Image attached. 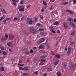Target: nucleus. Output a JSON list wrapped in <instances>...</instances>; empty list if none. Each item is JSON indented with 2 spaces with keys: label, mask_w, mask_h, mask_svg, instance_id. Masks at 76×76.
Here are the masks:
<instances>
[{
  "label": "nucleus",
  "mask_w": 76,
  "mask_h": 76,
  "mask_svg": "<svg viewBox=\"0 0 76 76\" xmlns=\"http://www.w3.org/2000/svg\"><path fill=\"white\" fill-rule=\"evenodd\" d=\"M18 8L19 9V11L23 12V11H25V7L23 6H18Z\"/></svg>",
  "instance_id": "f257e3e1"
},
{
  "label": "nucleus",
  "mask_w": 76,
  "mask_h": 76,
  "mask_svg": "<svg viewBox=\"0 0 76 76\" xmlns=\"http://www.w3.org/2000/svg\"><path fill=\"white\" fill-rule=\"evenodd\" d=\"M30 31L32 34H35L36 32H37L38 31L36 29L31 28L30 29Z\"/></svg>",
  "instance_id": "f03ea898"
},
{
  "label": "nucleus",
  "mask_w": 76,
  "mask_h": 76,
  "mask_svg": "<svg viewBox=\"0 0 76 76\" xmlns=\"http://www.w3.org/2000/svg\"><path fill=\"white\" fill-rule=\"evenodd\" d=\"M49 41L48 40H47L45 43H44V45L46 46L47 48H50V45H49Z\"/></svg>",
  "instance_id": "7ed1b4c3"
},
{
  "label": "nucleus",
  "mask_w": 76,
  "mask_h": 76,
  "mask_svg": "<svg viewBox=\"0 0 76 76\" xmlns=\"http://www.w3.org/2000/svg\"><path fill=\"white\" fill-rule=\"evenodd\" d=\"M26 22L27 24H29H29H32L33 21L32 20L31 18H28L27 19V22Z\"/></svg>",
  "instance_id": "20e7f679"
},
{
  "label": "nucleus",
  "mask_w": 76,
  "mask_h": 76,
  "mask_svg": "<svg viewBox=\"0 0 76 76\" xmlns=\"http://www.w3.org/2000/svg\"><path fill=\"white\" fill-rule=\"evenodd\" d=\"M45 41V39L44 38H41L40 39L39 41L37 42L38 44H41L43 42Z\"/></svg>",
  "instance_id": "39448f33"
},
{
  "label": "nucleus",
  "mask_w": 76,
  "mask_h": 76,
  "mask_svg": "<svg viewBox=\"0 0 76 76\" xmlns=\"http://www.w3.org/2000/svg\"><path fill=\"white\" fill-rule=\"evenodd\" d=\"M14 35L11 34H10L9 35V38L10 40H12L14 38Z\"/></svg>",
  "instance_id": "423d86ee"
},
{
  "label": "nucleus",
  "mask_w": 76,
  "mask_h": 76,
  "mask_svg": "<svg viewBox=\"0 0 76 76\" xmlns=\"http://www.w3.org/2000/svg\"><path fill=\"white\" fill-rule=\"evenodd\" d=\"M12 4L14 6L16 5V2L19 1V0H12Z\"/></svg>",
  "instance_id": "0eeeda50"
},
{
  "label": "nucleus",
  "mask_w": 76,
  "mask_h": 76,
  "mask_svg": "<svg viewBox=\"0 0 76 76\" xmlns=\"http://www.w3.org/2000/svg\"><path fill=\"white\" fill-rule=\"evenodd\" d=\"M66 12H68V13H69L70 14H74V12L73 11L69 10H66Z\"/></svg>",
  "instance_id": "6e6552de"
},
{
  "label": "nucleus",
  "mask_w": 76,
  "mask_h": 76,
  "mask_svg": "<svg viewBox=\"0 0 76 76\" xmlns=\"http://www.w3.org/2000/svg\"><path fill=\"white\" fill-rule=\"evenodd\" d=\"M63 25L64 26L65 29H66L68 28V26H67V23L66 22H64V23Z\"/></svg>",
  "instance_id": "1a4fd4ad"
},
{
  "label": "nucleus",
  "mask_w": 76,
  "mask_h": 76,
  "mask_svg": "<svg viewBox=\"0 0 76 76\" xmlns=\"http://www.w3.org/2000/svg\"><path fill=\"white\" fill-rule=\"evenodd\" d=\"M70 51H71V48H69L67 51V54L68 56H70Z\"/></svg>",
  "instance_id": "9d476101"
},
{
  "label": "nucleus",
  "mask_w": 76,
  "mask_h": 76,
  "mask_svg": "<svg viewBox=\"0 0 76 76\" xmlns=\"http://www.w3.org/2000/svg\"><path fill=\"white\" fill-rule=\"evenodd\" d=\"M7 40V39L6 37H3L1 39V41L2 42H4Z\"/></svg>",
  "instance_id": "9b49d317"
},
{
  "label": "nucleus",
  "mask_w": 76,
  "mask_h": 76,
  "mask_svg": "<svg viewBox=\"0 0 76 76\" xmlns=\"http://www.w3.org/2000/svg\"><path fill=\"white\" fill-rule=\"evenodd\" d=\"M29 70V68L28 66H25L24 67V71H28Z\"/></svg>",
  "instance_id": "f8f14e48"
},
{
  "label": "nucleus",
  "mask_w": 76,
  "mask_h": 76,
  "mask_svg": "<svg viewBox=\"0 0 76 76\" xmlns=\"http://www.w3.org/2000/svg\"><path fill=\"white\" fill-rule=\"evenodd\" d=\"M7 45L9 47H13V44H12V43L10 42H9L7 43Z\"/></svg>",
  "instance_id": "ddd939ff"
},
{
  "label": "nucleus",
  "mask_w": 76,
  "mask_h": 76,
  "mask_svg": "<svg viewBox=\"0 0 76 76\" xmlns=\"http://www.w3.org/2000/svg\"><path fill=\"white\" fill-rule=\"evenodd\" d=\"M45 57H46V56L44 55H42V56H41L40 57V58L41 59H42V58H45Z\"/></svg>",
  "instance_id": "4468645a"
},
{
  "label": "nucleus",
  "mask_w": 76,
  "mask_h": 76,
  "mask_svg": "<svg viewBox=\"0 0 76 76\" xmlns=\"http://www.w3.org/2000/svg\"><path fill=\"white\" fill-rule=\"evenodd\" d=\"M49 28L50 31H52L53 30H54V28L53 26H50L49 27Z\"/></svg>",
  "instance_id": "2eb2a0df"
},
{
  "label": "nucleus",
  "mask_w": 76,
  "mask_h": 76,
  "mask_svg": "<svg viewBox=\"0 0 76 76\" xmlns=\"http://www.w3.org/2000/svg\"><path fill=\"white\" fill-rule=\"evenodd\" d=\"M25 42L27 44H31V42L28 40H25Z\"/></svg>",
  "instance_id": "dca6fc26"
},
{
  "label": "nucleus",
  "mask_w": 76,
  "mask_h": 76,
  "mask_svg": "<svg viewBox=\"0 0 76 76\" xmlns=\"http://www.w3.org/2000/svg\"><path fill=\"white\" fill-rule=\"evenodd\" d=\"M22 15L21 14H20L19 15L18 18V21H19V20H20V18L22 17Z\"/></svg>",
  "instance_id": "f3484780"
},
{
  "label": "nucleus",
  "mask_w": 76,
  "mask_h": 76,
  "mask_svg": "<svg viewBox=\"0 0 76 76\" xmlns=\"http://www.w3.org/2000/svg\"><path fill=\"white\" fill-rule=\"evenodd\" d=\"M37 26H41V27H43V25H42L41 24L37 23Z\"/></svg>",
  "instance_id": "a211bd4d"
},
{
  "label": "nucleus",
  "mask_w": 76,
  "mask_h": 76,
  "mask_svg": "<svg viewBox=\"0 0 76 76\" xmlns=\"http://www.w3.org/2000/svg\"><path fill=\"white\" fill-rule=\"evenodd\" d=\"M57 73L58 76H61V72L60 71H58Z\"/></svg>",
  "instance_id": "6ab92c4d"
},
{
  "label": "nucleus",
  "mask_w": 76,
  "mask_h": 76,
  "mask_svg": "<svg viewBox=\"0 0 76 76\" xmlns=\"http://www.w3.org/2000/svg\"><path fill=\"white\" fill-rule=\"evenodd\" d=\"M59 61L58 60H57V61H55L54 62V65H57V64L58 63Z\"/></svg>",
  "instance_id": "aec40b11"
},
{
  "label": "nucleus",
  "mask_w": 76,
  "mask_h": 76,
  "mask_svg": "<svg viewBox=\"0 0 76 76\" xmlns=\"http://www.w3.org/2000/svg\"><path fill=\"white\" fill-rule=\"evenodd\" d=\"M43 3L44 6H47V4L46 3V2H45V1H43Z\"/></svg>",
  "instance_id": "412c9836"
},
{
  "label": "nucleus",
  "mask_w": 76,
  "mask_h": 76,
  "mask_svg": "<svg viewBox=\"0 0 76 76\" xmlns=\"http://www.w3.org/2000/svg\"><path fill=\"white\" fill-rule=\"evenodd\" d=\"M55 57L57 58H60V55L59 54H57L55 55Z\"/></svg>",
  "instance_id": "4be33fe9"
},
{
  "label": "nucleus",
  "mask_w": 76,
  "mask_h": 76,
  "mask_svg": "<svg viewBox=\"0 0 76 76\" xmlns=\"http://www.w3.org/2000/svg\"><path fill=\"white\" fill-rule=\"evenodd\" d=\"M39 49L44 48V46L43 45H40L38 47Z\"/></svg>",
  "instance_id": "5701e85b"
},
{
  "label": "nucleus",
  "mask_w": 76,
  "mask_h": 76,
  "mask_svg": "<svg viewBox=\"0 0 76 76\" xmlns=\"http://www.w3.org/2000/svg\"><path fill=\"white\" fill-rule=\"evenodd\" d=\"M0 70L2 72H4V68L3 67H1L0 68Z\"/></svg>",
  "instance_id": "b1692460"
},
{
  "label": "nucleus",
  "mask_w": 76,
  "mask_h": 76,
  "mask_svg": "<svg viewBox=\"0 0 76 76\" xmlns=\"http://www.w3.org/2000/svg\"><path fill=\"white\" fill-rule=\"evenodd\" d=\"M1 11H2L3 13H6V11H5L4 9L1 8Z\"/></svg>",
  "instance_id": "393cba45"
},
{
  "label": "nucleus",
  "mask_w": 76,
  "mask_h": 76,
  "mask_svg": "<svg viewBox=\"0 0 76 76\" xmlns=\"http://www.w3.org/2000/svg\"><path fill=\"white\" fill-rule=\"evenodd\" d=\"M72 27L73 29H74V28H75V26H76V25H75V24H74V23L72 24Z\"/></svg>",
  "instance_id": "a878e982"
},
{
  "label": "nucleus",
  "mask_w": 76,
  "mask_h": 76,
  "mask_svg": "<svg viewBox=\"0 0 76 76\" xmlns=\"http://www.w3.org/2000/svg\"><path fill=\"white\" fill-rule=\"evenodd\" d=\"M58 22H56L53 23V25H58Z\"/></svg>",
  "instance_id": "bb28decb"
},
{
  "label": "nucleus",
  "mask_w": 76,
  "mask_h": 76,
  "mask_svg": "<svg viewBox=\"0 0 76 76\" xmlns=\"http://www.w3.org/2000/svg\"><path fill=\"white\" fill-rule=\"evenodd\" d=\"M23 75L24 76H29V74L27 73H23Z\"/></svg>",
  "instance_id": "cd10ccee"
},
{
  "label": "nucleus",
  "mask_w": 76,
  "mask_h": 76,
  "mask_svg": "<svg viewBox=\"0 0 76 76\" xmlns=\"http://www.w3.org/2000/svg\"><path fill=\"white\" fill-rule=\"evenodd\" d=\"M68 4V2H63L62 3V4H63V5H66V4Z\"/></svg>",
  "instance_id": "c85d7f7f"
},
{
  "label": "nucleus",
  "mask_w": 76,
  "mask_h": 76,
  "mask_svg": "<svg viewBox=\"0 0 76 76\" xmlns=\"http://www.w3.org/2000/svg\"><path fill=\"white\" fill-rule=\"evenodd\" d=\"M48 70L49 72H51L52 70V69L51 68L49 67Z\"/></svg>",
  "instance_id": "c756f323"
},
{
  "label": "nucleus",
  "mask_w": 76,
  "mask_h": 76,
  "mask_svg": "<svg viewBox=\"0 0 76 76\" xmlns=\"http://www.w3.org/2000/svg\"><path fill=\"white\" fill-rule=\"evenodd\" d=\"M2 54L3 55H7V53H6L5 51L3 52Z\"/></svg>",
  "instance_id": "7c9ffc66"
},
{
  "label": "nucleus",
  "mask_w": 76,
  "mask_h": 76,
  "mask_svg": "<svg viewBox=\"0 0 76 76\" xmlns=\"http://www.w3.org/2000/svg\"><path fill=\"white\" fill-rule=\"evenodd\" d=\"M4 19V17H1L0 18V21H1L2 20H3Z\"/></svg>",
  "instance_id": "2f4dec72"
},
{
  "label": "nucleus",
  "mask_w": 76,
  "mask_h": 76,
  "mask_svg": "<svg viewBox=\"0 0 76 76\" xmlns=\"http://www.w3.org/2000/svg\"><path fill=\"white\" fill-rule=\"evenodd\" d=\"M19 70H24V68L20 67Z\"/></svg>",
  "instance_id": "473e14b6"
},
{
  "label": "nucleus",
  "mask_w": 76,
  "mask_h": 76,
  "mask_svg": "<svg viewBox=\"0 0 76 76\" xmlns=\"http://www.w3.org/2000/svg\"><path fill=\"white\" fill-rule=\"evenodd\" d=\"M22 63V60L19 59V63L18 64H21Z\"/></svg>",
  "instance_id": "72a5a7b5"
},
{
  "label": "nucleus",
  "mask_w": 76,
  "mask_h": 76,
  "mask_svg": "<svg viewBox=\"0 0 76 76\" xmlns=\"http://www.w3.org/2000/svg\"><path fill=\"white\" fill-rule=\"evenodd\" d=\"M68 20L69 21H72V22H73V19L72 18H69Z\"/></svg>",
  "instance_id": "f704fd0d"
},
{
  "label": "nucleus",
  "mask_w": 76,
  "mask_h": 76,
  "mask_svg": "<svg viewBox=\"0 0 76 76\" xmlns=\"http://www.w3.org/2000/svg\"><path fill=\"white\" fill-rule=\"evenodd\" d=\"M40 61L42 62H45V61H46L45 60L42 59L40 60Z\"/></svg>",
  "instance_id": "c9c22d12"
},
{
  "label": "nucleus",
  "mask_w": 76,
  "mask_h": 76,
  "mask_svg": "<svg viewBox=\"0 0 76 76\" xmlns=\"http://www.w3.org/2000/svg\"><path fill=\"white\" fill-rule=\"evenodd\" d=\"M34 75H38V72L37 71H36L34 72Z\"/></svg>",
  "instance_id": "e433bc0d"
},
{
  "label": "nucleus",
  "mask_w": 76,
  "mask_h": 76,
  "mask_svg": "<svg viewBox=\"0 0 76 76\" xmlns=\"http://www.w3.org/2000/svg\"><path fill=\"white\" fill-rule=\"evenodd\" d=\"M5 37L6 38V39H7V38H8V37H9V35H8L7 34H5Z\"/></svg>",
  "instance_id": "4c0bfd02"
},
{
  "label": "nucleus",
  "mask_w": 76,
  "mask_h": 76,
  "mask_svg": "<svg viewBox=\"0 0 76 76\" xmlns=\"http://www.w3.org/2000/svg\"><path fill=\"white\" fill-rule=\"evenodd\" d=\"M20 3L21 4H22L23 3V0H21L20 1Z\"/></svg>",
  "instance_id": "58836bf2"
},
{
  "label": "nucleus",
  "mask_w": 76,
  "mask_h": 76,
  "mask_svg": "<svg viewBox=\"0 0 76 76\" xmlns=\"http://www.w3.org/2000/svg\"><path fill=\"white\" fill-rule=\"evenodd\" d=\"M63 66L64 67L65 69H66V67H67V64H64L63 65Z\"/></svg>",
  "instance_id": "ea45409f"
},
{
  "label": "nucleus",
  "mask_w": 76,
  "mask_h": 76,
  "mask_svg": "<svg viewBox=\"0 0 76 76\" xmlns=\"http://www.w3.org/2000/svg\"><path fill=\"white\" fill-rule=\"evenodd\" d=\"M44 64V63L43 62H40L39 64V65H40V66H42Z\"/></svg>",
  "instance_id": "a19ab883"
},
{
  "label": "nucleus",
  "mask_w": 76,
  "mask_h": 76,
  "mask_svg": "<svg viewBox=\"0 0 76 76\" xmlns=\"http://www.w3.org/2000/svg\"><path fill=\"white\" fill-rule=\"evenodd\" d=\"M76 4V0H73V4Z\"/></svg>",
  "instance_id": "79ce46f5"
},
{
  "label": "nucleus",
  "mask_w": 76,
  "mask_h": 76,
  "mask_svg": "<svg viewBox=\"0 0 76 76\" xmlns=\"http://www.w3.org/2000/svg\"><path fill=\"white\" fill-rule=\"evenodd\" d=\"M75 34V31H73L72 32L71 34V35H74Z\"/></svg>",
  "instance_id": "37998d69"
},
{
  "label": "nucleus",
  "mask_w": 76,
  "mask_h": 76,
  "mask_svg": "<svg viewBox=\"0 0 76 76\" xmlns=\"http://www.w3.org/2000/svg\"><path fill=\"white\" fill-rule=\"evenodd\" d=\"M39 31H44V29H43L42 28H40L39 29Z\"/></svg>",
  "instance_id": "c03bdc74"
},
{
  "label": "nucleus",
  "mask_w": 76,
  "mask_h": 76,
  "mask_svg": "<svg viewBox=\"0 0 76 76\" xmlns=\"http://www.w3.org/2000/svg\"><path fill=\"white\" fill-rule=\"evenodd\" d=\"M25 53L26 54V55H28V54H29V52L26 51L25 52Z\"/></svg>",
  "instance_id": "a18cd8bd"
},
{
  "label": "nucleus",
  "mask_w": 76,
  "mask_h": 76,
  "mask_svg": "<svg viewBox=\"0 0 76 76\" xmlns=\"http://www.w3.org/2000/svg\"><path fill=\"white\" fill-rule=\"evenodd\" d=\"M33 50L34 51H35V50H37V48L36 47H34V48H33Z\"/></svg>",
  "instance_id": "49530a36"
},
{
  "label": "nucleus",
  "mask_w": 76,
  "mask_h": 76,
  "mask_svg": "<svg viewBox=\"0 0 76 76\" xmlns=\"http://www.w3.org/2000/svg\"><path fill=\"white\" fill-rule=\"evenodd\" d=\"M1 50H4V47H1Z\"/></svg>",
  "instance_id": "de8ad7c7"
},
{
  "label": "nucleus",
  "mask_w": 76,
  "mask_h": 76,
  "mask_svg": "<svg viewBox=\"0 0 76 76\" xmlns=\"http://www.w3.org/2000/svg\"><path fill=\"white\" fill-rule=\"evenodd\" d=\"M70 45H73V44H74V42H70Z\"/></svg>",
  "instance_id": "09e8293b"
},
{
  "label": "nucleus",
  "mask_w": 76,
  "mask_h": 76,
  "mask_svg": "<svg viewBox=\"0 0 76 76\" xmlns=\"http://www.w3.org/2000/svg\"><path fill=\"white\" fill-rule=\"evenodd\" d=\"M18 19V18L15 17L14 18V20H17Z\"/></svg>",
  "instance_id": "8fccbe9b"
},
{
  "label": "nucleus",
  "mask_w": 76,
  "mask_h": 76,
  "mask_svg": "<svg viewBox=\"0 0 76 76\" xmlns=\"http://www.w3.org/2000/svg\"><path fill=\"white\" fill-rule=\"evenodd\" d=\"M74 23L72 22H70L69 25H72V24H73Z\"/></svg>",
  "instance_id": "3c124183"
},
{
  "label": "nucleus",
  "mask_w": 76,
  "mask_h": 76,
  "mask_svg": "<svg viewBox=\"0 0 76 76\" xmlns=\"http://www.w3.org/2000/svg\"><path fill=\"white\" fill-rule=\"evenodd\" d=\"M24 19V17L23 16L21 19V20L22 21Z\"/></svg>",
  "instance_id": "603ef678"
},
{
  "label": "nucleus",
  "mask_w": 76,
  "mask_h": 76,
  "mask_svg": "<svg viewBox=\"0 0 76 76\" xmlns=\"http://www.w3.org/2000/svg\"><path fill=\"white\" fill-rule=\"evenodd\" d=\"M51 54H52V55H55V54L53 53V52H51Z\"/></svg>",
  "instance_id": "864d4df0"
},
{
  "label": "nucleus",
  "mask_w": 76,
  "mask_h": 76,
  "mask_svg": "<svg viewBox=\"0 0 76 76\" xmlns=\"http://www.w3.org/2000/svg\"><path fill=\"white\" fill-rule=\"evenodd\" d=\"M52 9H53V6H51L50 8V9H49L50 10H52Z\"/></svg>",
  "instance_id": "5fc2aeb1"
},
{
  "label": "nucleus",
  "mask_w": 76,
  "mask_h": 76,
  "mask_svg": "<svg viewBox=\"0 0 76 76\" xmlns=\"http://www.w3.org/2000/svg\"><path fill=\"white\" fill-rule=\"evenodd\" d=\"M33 50L32 49H31L30 50V53H33Z\"/></svg>",
  "instance_id": "6e6d98bb"
},
{
  "label": "nucleus",
  "mask_w": 76,
  "mask_h": 76,
  "mask_svg": "<svg viewBox=\"0 0 76 76\" xmlns=\"http://www.w3.org/2000/svg\"><path fill=\"white\" fill-rule=\"evenodd\" d=\"M51 31L53 33V34H56V31H55L52 30Z\"/></svg>",
  "instance_id": "4d7b16f0"
},
{
  "label": "nucleus",
  "mask_w": 76,
  "mask_h": 76,
  "mask_svg": "<svg viewBox=\"0 0 76 76\" xmlns=\"http://www.w3.org/2000/svg\"><path fill=\"white\" fill-rule=\"evenodd\" d=\"M40 18L42 19H43V18H44V17L42 16V15L41 16H40Z\"/></svg>",
  "instance_id": "13d9d810"
},
{
  "label": "nucleus",
  "mask_w": 76,
  "mask_h": 76,
  "mask_svg": "<svg viewBox=\"0 0 76 76\" xmlns=\"http://www.w3.org/2000/svg\"><path fill=\"white\" fill-rule=\"evenodd\" d=\"M44 9H43L42 8V9H41V12H44Z\"/></svg>",
  "instance_id": "bf43d9fd"
},
{
  "label": "nucleus",
  "mask_w": 76,
  "mask_h": 76,
  "mask_svg": "<svg viewBox=\"0 0 76 76\" xmlns=\"http://www.w3.org/2000/svg\"><path fill=\"white\" fill-rule=\"evenodd\" d=\"M34 21L35 22H37V18H35L34 19Z\"/></svg>",
  "instance_id": "052dcab7"
},
{
  "label": "nucleus",
  "mask_w": 76,
  "mask_h": 76,
  "mask_svg": "<svg viewBox=\"0 0 76 76\" xmlns=\"http://www.w3.org/2000/svg\"><path fill=\"white\" fill-rule=\"evenodd\" d=\"M57 33L58 34H60V31L59 30L57 31Z\"/></svg>",
  "instance_id": "680f3d73"
},
{
  "label": "nucleus",
  "mask_w": 76,
  "mask_h": 76,
  "mask_svg": "<svg viewBox=\"0 0 76 76\" xmlns=\"http://www.w3.org/2000/svg\"><path fill=\"white\" fill-rule=\"evenodd\" d=\"M7 21V20H6V19H5L4 20V23H6Z\"/></svg>",
  "instance_id": "e2e57ef3"
},
{
  "label": "nucleus",
  "mask_w": 76,
  "mask_h": 76,
  "mask_svg": "<svg viewBox=\"0 0 76 76\" xmlns=\"http://www.w3.org/2000/svg\"><path fill=\"white\" fill-rule=\"evenodd\" d=\"M10 18H7L6 19V20H9V19H10Z\"/></svg>",
  "instance_id": "0e129e2a"
},
{
  "label": "nucleus",
  "mask_w": 76,
  "mask_h": 76,
  "mask_svg": "<svg viewBox=\"0 0 76 76\" xmlns=\"http://www.w3.org/2000/svg\"><path fill=\"white\" fill-rule=\"evenodd\" d=\"M74 22H76V18H74Z\"/></svg>",
  "instance_id": "69168bd1"
},
{
  "label": "nucleus",
  "mask_w": 76,
  "mask_h": 76,
  "mask_svg": "<svg viewBox=\"0 0 76 76\" xmlns=\"http://www.w3.org/2000/svg\"><path fill=\"white\" fill-rule=\"evenodd\" d=\"M44 76H47V73H45L43 74Z\"/></svg>",
  "instance_id": "338daca9"
},
{
  "label": "nucleus",
  "mask_w": 76,
  "mask_h": 76,
  "mask_svg": "<svg viewBox=\"0 0 76 76\" xmlns=\"http://www.w3.org/2000/svg\"><path fill=\"white\" fill-rule=\"evenodd\" d=\"M30 7V5H28L27 6V8H29Z\"/></svg>",
  "instance_id": "774afa93"
}]
</instances>
